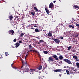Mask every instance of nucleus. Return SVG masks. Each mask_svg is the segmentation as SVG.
<instances>
[{"label":"nucleus","mask_w":79,"mask_h":79,"mask_svg":"<svg viewBox=\"0 0 79 79\" xmlns=\"http://www.w3.org/2000/svg\"><path fill=\"white\" fill-rule=\"evenodd\" d=\"M63 61H64V62H65V63H67L68 64H72V63H71V61L68 59H63Z\"/></svg>","instance_id":"f257e3e1"},{"label":"nucleus","mask_w":79,"mask_h":79,"mask_svg":"<svg viewBox=\"0 0 79 79\" xmlns=\"http://www.w3.org/2000/svg\"><path fill=\"white\" fill-rule=\"evenodd\" d=\"M48 62H55V60H53L52 57H50L48 58Z\"/></svg>","instance_id":"f03ea898"},{"label":"nucleus","mask_w":79,"mask_h":79,"mask_svg":"<svg viewBox=\"0 0 79 79\" xmlns=\"http://www.w3.org/2000/svg\"><path fill=\"white\" fill-rule=\"evenodd\" d=\"M53 40L57 44H59L60 42V40H59V39H54L53 38H52Z\"/></svg>","instance_id":"7ed1b4c3"},{"label":"nucleus","mask_w":79,"mask_h":79,"mask_svg":"<svg viewBox=\"0 0 79 79\" xmlns=\"http://www.w3.org/2000/svg\"><path fill=\"white\" fill-rule=\"evenodd\" d=\"M53 7H54V5H53L52 2H51L49 5V8L52 9V8H53Z\"/></svg>","instance_id":"20e7f679"},{"label":"nucleus","mask_w":79,"mask_h":79,"mask_svg":"<svg viewBox=\"0 0 79 79\" xmlns=\"http://www.w3.org/2000/svg\"><path fill=\"white\" fill-rule=\"evenodd\" d=\"M53 58H54L57 61V60H58V56H57L56 55L54 54L53 55V56H52Z\"/></svg>","instance_id":"39448f33"},{"label":"nucleus","mask_w":79,"mask_h":79,"mask_svg":"<svg viewBox=\"0 0 79 79\" xmlns=\"http://www.w3.org/2000/svg\"><path fill=\"white\" fill-rule=\"evenodd\" d=\"M8 33L9 34H10V33H11L12 34H13L14 33H15V31H14L13 30H10L8 31Z\"/></svg>","instance_id":"423d86ee"},{"label":"nucleus","mask_w":79,"mask_h":79,"mask_svg":"<svg viewBox=\"0 0 79 79\" xmlns=\"http://www.w3.org/2000/svg\"><path fill=\"white\" fill-rule=\"evenodd\" d=\"M54 72L57 73V72H61L62 71V69H57L56 70H54Z\"/></svg>","instance_id":"0eeeda50"},{"label":"nucleus","mask_w":79,"mask_h":79,"mask_svg":"<svg viewBox=\"0 0 79 79\" xmlns=\"http://www.w3.org/2000/svg\"><path fill=\"white\" fill-rule=\"evenodd\" d=\"M35 32H40V31H42V30H39V29L38 28H36L35 30Z\"/></svg>","instance_id":"6e6552de"},{"label":"nucleus","mask_w":79,"mask_h":79,"mask_svg":"<svg viewBox=\"0 0 79 79\" xmlns=\"http://www.w3.org/2000/svg\"><path fill=\"white\" fill-rule=\"evenodd\" d=\"M15 48H18V47L19 46V45H20V44L18 42H17L15 44Z\"/></svg>","instance_id":"1a4fd4ad"},{"label":"nucleus","mask_w":79,"mask_h":79,"mask_svg":"<svg viewBox=\"0 0 79 79\" xmlns=\"http://www.w3.org/2000/svg\"><path fill=\"white\" fill-rule=\"evenodd\" d=\"M45 9L47 14H49V13H50V11H49V10H48L47 7H45Z\"/></svg>","instance_id":"9d476101"},{"label":"nucleus","mask_w":79,"mask_h":79,"mask_svg":"<svg viewBox=\"0 0 79 79\" xmlns=\"http://www.w3.org/2000/svg\"><path fill=\"white\" fill-rule=\"evenodd\" d=\"M25 71H26L28 73V72H29L30 71V70L29 69L27 68V66H25V69H24Z\"/></svg>","instance_id":"9b49d317"},{"label":"nucleus","mask_w":79,"mask_h":79,"mask_svg":"<svg viewBox=\"0 0 79 79\" xmlns=\"http://www.w3.org/2000/svg\"><path fill=\"white\" fill-rule=\"evenodd\" d=\"M30 71H32V72H35L36 71V69H30Z\"/></svg>","instance_id":"f8f14e48"},{"label":"nucleus","mask_w":79,"mask_h":79,"mask_svg":"<svg viewBox=\"0 0 79 79\" xmlns=\"http://www.w3.org/2000/svg\"><path fill=\"white\" fill-rule=\"evenodd\" d=\"M69 28H72V29H74V26L72 25H69Z\"/></svg>","instance_id":"ddd939ff"},{"label":"nucleus","mask_w":79,"mask_h":79,"mask_svg":"<svg viewBox=\"0 0 79 79\" xmlns=\"http://www.w3.org/2000/svg\"><path fill=\"white\" fill-rule=\"evenodd\" d=\"M48 37H51L52 35V34L51 32H49L48 33Z\"/></svg>","instance_id":"4468645a"},{"label":"nucleus","mask_w":79,"mask_h":79,"mask_svg":"<svg viewBox=\"0 0 79 79\" xmlns=\"http://www.w3.org/2000/svg\"><path fill=\"white\" fill-rule=\"evenodd\" d=\"M73 7L74 8H78V9H79V6H78L77 5H75L73 6Z\"/></svg>","instance_id":"2eb2a0df"},{"label":"nucleus","mask_w":79,"mask_h":79,"mask_svg":"<svg viewBox=\"0 0 79 79\" xmlns=\"http://www.w3.org/2000/svg\"><path fill=\"white\" fill-rule=\"evenodd\" d=\"M44 68L43 70H42V71L44 73H46V69H45L46 67L44 66Z\"/></svg>","instance_id":"dca6fc26"},{"label":"nucleus","mask_w":79,"mask_h":79,"mask_svg":"<svg viewBox=\"0 0 79 79\" xmlns=\"http://www.w3.org/2000/svg\"><path fill=\"white\" fill-rule=\"evenodd\" d=\"M59 58L61 60H63V59L64 58L62 55H60L59 56Z\"/></svg>","instance_id":"f3484780"},{"label":"nucleus","mask_w":79,"mask_h":79,"mask_svg":"<svg viewBox=\"0 0 79 79\" xmlns=\"http://www.w3.org/2000/svg\"><path fill=\"white\" fill-rule=\"evenodd\" d=\"M13 16L12 15H10V16H9V18L10 19V20H11L12 19H13Z\"/></svg>","instance_id":"a211bd4d"},{"label":"nucleus","mask_w":79,"mask_h":79,"mask_svg":"<svg viewBox=\"0 0 79 79\" xmlns=\"http://www.w3.org/2000/svg\"><path fill=\"white\" fill-rule=\"evenodd\" d=\"M73 58H74L75 59H77V56H73Z\"/></svg>","instance_id":"6ab92c4d"},{"label":"nucleus","mask_w":79,"mask_h":79,"mask_svg":"<svg viewBox=\"0 0 79 79\" xmlns=\"http://www.w3.org/2000/svg\"><path fill=\"white\" fill-rule=\"evenodd\" d=\"M38 69L39 70H41V69H42V66H40L39 68H38Z\"/></svg>","instance_id":"aec40b11"},{"label":"nucleus","mask_w":79,"mask_h":79,"mask_svg":"<svg viewBox=\"0 0 79 79\" xmlns=\"http://www.w3.org/2000/svg\"><path fill=\"white\" fill-rule=\"evenodd\" d=\"M28 46L29 47V49H32V48H33L31 45H29Z\"/></svg>","instance_id":"412c9836"},{"label":"nucleus","mask_w":79,"mask_h":79,"mask_svg":"<svg viewBox=\"0 0 79 79\" xmlns=\"http://www.w3.org/2000/svg\"><path fill=\"white\" fill-rule=\"evenodd\" d=\"M71 48H72L71 47V46H70L69 47L67 50H71Z\"/></svg>","instance_id":"4be33fe9"},{"label":"nucleus","mask_w":79,"mask_h":79,"mask_svg":"<svg viewBox=\"0 0 79 79\" xmlns=\"http://www.w3.org/2000/svg\"><path fill=\"white\" fill-rule=\"evenodd\" d=\"M76 66H77V68H79V63L77 62L76 63Z\"/></svg>","instance_id":"5701e85b"},{"label":"nucleus","mask_w":79,"mask_h":79,"mask_svg":"<svg viewBox=\"0 0 79 79\" xmlns=\"http://www.w3.org/2000/svg\"><path fill=\"white\" fill-rule=\"evenodd\" d=\"M34 9L35 10H36V11H38V9H37V8L36 7H34Z\"/></svg>","instance_id":"b1692460"},{"label":"nucleus","mask_w":79,"mask_h":79,"mask_svg":"<svg viewBox=\"0 0 79 79\" xmlns=\"http://www.w3.org/2000/svg\"><path fill=\"white\" fill-rule=\"evenodd\" d=\"M24 35V33H22L21 35H20L19 36L20 37H22V36H23Z\"/></svg>","instance_id":"393cba45"},{"label":"nucleus","mask_w":79,"mask_h":79,"mask_svg":"<svg viewBox=\"0 0 79 79\" xmlns=\"http://www.w3.org/2000/svg\"><path fill=\"white\" fill-rule=\"evenodd\" d=\"M44 54H47V53H48V52L46 51H44Z\"/></svg>","instance_id":"a878e982"},{"label":"nucleus","mask_w":79,"mask_h":79,"mask_svg":"<svg viewBox=\"0 0 79 79\" xmlns=\"http://www.w3.org/2000/svg\"><path fill=\"white\" fill-rule=\"evenodd\" d=\"M67 74H69V72L68 70H66Z\"/></svg>","instance_id":"bb28decb"},{"label":"nucleus","mask_w":79,"mask_h":79,"mask_svg":"<svg viewBox=\"0 0 79 79\" xmlns=\"http://www.w3.org/2000/svg\"><path fill=\"white\" fill-rule=\"evenodd\" d=\"M22 66H21V68H23V66H24V61H22Z\"/></svg>","instance_id":"cd10ccee"},{"label":"nucleus","mask_w":79,"mask_h":79,"mask_svg":"<svg viewBox=\"0 0 79 79\" xmlns=\"http://www.w3.org/2000/svg\"><path fill=\"white\" fill-rule=\"evenodd\" d=\"M20 72H21L22 74H24V72L23 70H21V71H20Z\"/></svg>","instance_id":"c85d7f7f"},{"label":"nucleus","mask_w":79,"mask_h":79,"mask_svg":"<svg viewBox=\"0 0 79 79\" xmlns=\"http://www.w3.org/2000/svg\"><path fill=\"white\" fill-rule=\"evenodd\" d=\"M5 55L6 56H8V53L7 52H6L5 53Z\"/></svg>","instance_id":"c756f323"},{"label":"nucleus","mask_w":79,"mask_h":79,"mask_svg":"<svg viewBox=\"0 0 79 79\" xmlns=\"http://www.w3.org/2000/svg\"><path fill=\"white\" fill-rule=\"evenodd\" d=\"M31 15H35V13L33 12H31Z\"/></svg>","instance_id":"7c9ffc66"},{"label":"nucleus","mask_w":79,"mask_h":79,"mask_svg":"<svg viewBox=\"0 0 79 79\" xmlns=\"http://www.w3.org/2000/svg\"><path fill=\"white\" fill-rule=\"evenodd\" d=\"M34 72H32V71H30V74H34Z\"/></svg>","instance_id":"2f4dec72"},{"label":"nucleus","mask_w":79,"mask_h":79,"mask_svg":"<svg viewBox=\"0 0 79 79\" xmlns=\"http://www.w3.org/2000/svg\"><path fill=\"white\" fill-rule=\"evenodd\" d=\"M40 43H42V42H44V40H40Z\"/></svg>","instance_id":"473e14b6"},{"label":"nucleus","mask_w":79,"mask_h":79,"mask_svg":"<svg viewBox=\"0 0 79 79\" xmlns=\"http://www.w3.org/2000/svg\"><path fill=\"white\" fill-rule=\"evenodd\" d=\"M16 39H14L13 40L14 42H16Z\"/></svg>","instance_id":"72a5a7b5"},{"label":"nucleus","mask_w":79,"mask_h":79,"mask_svg":"<svg viewBox=\"0 0 79 79\" xmlns=\"http://www.w3.org/2000/svg\"><path fill=\"white\" fill-rule=\"evenodd\" d=\"M36 24H31V27H33L34 26V25H36Z\"/></svg>","instance_id":"f704fd0d"},{"label":"nucleus","mask_w":79,"mask_h":79,"mask_svg":"<svg viewBox=\"0 0 79 79\" xmlns=\"http://www.w3.org/2000/svg\"><path fill=\"white\" fill-rule=\"evenodd\" d=\"M79 36V34H77L75 36V38H76V37H77Z\"/></svg>","instance_id":"c9c22d12"},{"label":"nucleus","mask_w":79,"mask_h":79,"mask_svg":"<svg viewBox=\"0 0 79 79\" xmlns=\"http://www.w3.org/2000/svg\"><path fill=\"white\" fill-rule=\"evenodd\" d=\"M17 71H19V72H21V70L20 69H18L17 70Z\"/></svg>","instance_id":"e433bc0d"},{"label":"nucleus","mask_w":79,"mask_h":79,"mask_svg":"<svg viewBox=\"0 0 79 79\" xmlns=\"http://www.w3.org/2000/svg\"><path fill=\"white\" fill-rule=\"evenodd\" d=\"M33 52H37V50H32Z\"/></svg>","instance_id":"4c0bfd02"},{"label":"nucleus","mask_w":79,"mask_h":79,"mask_svg":"<svg viewBox=\"0 0 79 79\" xmlns=\"http://www.w3.org/2000/svg\"><path fill=\"white\" fill-rule=\"evenodd\" d=\"M70 72L71 74H73V71H72V70L70 71Z\"/></svg>","instance_id":"58836bf2"},{"label":"nucleus","mask_w":79,"mask_h":79,"mask_svg":"<svg viewBox=\"0 0 79 79\" xmlns=\"http://www.w3.org/2000/svg\"><path fill=\"white\" fill-rule=\"evenodd\" d=\"M30 29H33V30H34V29H35V28L33 27H31L30 28Z\"/></svg>","instance_id":"ea45409f"},{"label":"nucleus","mask_w":79,"mask_h":79,"mask_svg":"<svg viewBox=\"0 0 79 79\" xmlns=\"http://www.w3.org/2000/svg\"><path fill=\"white\" fill-rule=\"evenodd\" d=\"M19 42L20 44H21V43H22V41L21 40H20L19 41Z\"/></svg>","instance_id":"a19ab883"},{"label":"nucleus","mask_w":79,"mask_h":79,"mask_svg":"<svg viewBox=\"0 0 79 79\" xmlns=\"http://www.w3.org/2000/svg\"><path fill=\"white\" fill-rule=\"evenodd\" d=\"M60 39H61V40H63L64 39L63 37H60Z\"/></svg>","instance_id":"79ce46f5"},{"label":"nucleus","mask_w":79,"mask_h":79,"mask_svg":"<svg viewBox=\"0 0 79 79\" xmlns=\"http://www.w3.org/2000/svg\"><path fill=\"white\" fill-rule=\"evenodd\" d=\"M27 27H31V25H29Z\"/></svg>","instance_id":"37998d69"},{"label":"nucleus","mask_w":79,"mask_h":79,"mask_svg":"<svg viewBox=\"0 0 79 79\" xmlns=\"http://www.w3.org/2000/svg\"><path fill=\"white\" fill-rule=\"evenodd\" d=\"M76 26H77V27H79V24H77L76 25Z\"/></svg>","instance_id":"c03bdc74"},{"label":"nucleus","mask_w":79,"mask_h":79,"mask_svg":"<svg viewBox=\"0 0 79 79\" xmlns=\"http://www.w3.org/2000/svg\"><path fill=\"white\" fill-rule=\"evenodd\" d=\"M38 77L39 79H42V78L40 77Z\"/></svg>","instance_id":"a18cd8bd"},{"label":"nucleus","mask_w":79,"mask_h":79,"mask_svg":"<svg viewBox=\"0 0 79 79\" xmlns=\"http://www.w3.org/2000/svg\"><path fill=\"white\" fill-rule=\"evenodd\" d=\"M28 56V54H27L26 56H25V58L26 59V57H27V56Z\"/></svg>","instance_id":"49530a36"},{"label":"nucleus","mask_w":79,"mask_h":79,"mask_svg":"<svg viewBox=\"0 0 79 79\" xmlns=\"http://www.w3.org/2000/svg\"><path fill=\"white\" fill-rule=\"evenodd\" d=\"M73 20L74 21H76V20H74V18H73Z\"/></svg>","instance_id":"de8ad7c7"},{"label":"nucleus","mask_w":79,"mask_h":79,"mask_svg":"<svg viewBox=\"0 0 79 79\" xmlns=\"http://www.w3.org/2000/svg\"><path fill=\"white\" fill-rule=\"evenodd\" d=\"M15 24H18V22H16H16H15Z\"/></svg>","instance_id":"09e8293b"},{"label":"nucleus","mask_w":79,"mask_h":79,"mask_svg":"<svg viewBox=\"0 0 79 79\" xmlns=\"http://www.w3.org/2000/svg\"><path fill=\"white\" fill-rule=\"evenodd\" d=\"M59 76H60V77H61V74H59Z\"/></svg>","instance_id":"8fccbe9b"},{"label":"nucleus","mask_w":79,"mask_h":79,"mask_svg":"<svg viewBox=\"0 0 79 79\" xmlns=\"http://www.w3.org/2000/svg\"><path fill=\"white\" fill-rule=\"evenodd\" d=\"M31 10H34V8L33 7H32V8H31Z\"/></svg>","instance_id":"3c124183"},{"label":"nucleus","mask_w":79,"mask_h":79,"mask_svg":"<svg viewBox=\"0 0 79 79\" xmlns=\"http://www.w3.org/2000/svg\"><path fill=\"white\" fill-rule=\"evenodd\" d=\"M25 65H26L27 66V64L26 63H25Z\"/></svg>","instance_id":"603ef678"},{"label":"nucleus","mask_w":79,"mask_h":79,"mask_svg":"<svg viewBox=\"0 0 79 79\" xmlns=\"http://www.w3.org/2000/svg\"><path fill=\"white\" fill-rule=\"evenodd\" d=\"M38 12H39V13H40V12H41V11H40V10H39Z\"/></svg>","instance_id":"864d4df0"},{"label":"nucleus","mask_w":79,"mask_h":79,"mask_svg":"<svg viewBox=\"0 0 79 79\" xmlns=\"http://www.w3.org/2000/svg\"><path fill=\"white\" fill-rule=\"evenodd\" d=\"M18 17H19V16H16V18H18Z\"/></svg>","instance_id":"5fc2aeb1"},{"label":"nucleus","mask_w":79,"mask_h":79,"mask_svg":"<svg viewBox=\"0 0 79 79\" xmlns=\"http://www.w3.org/2000/svg\"><path fill=\"white\" fill-rule=\"evenodd\" d=\"M76 61H78L79 60L76 59Z\"/></svg>","instance_id":"6e6d98bb"},{"label":"nucleus","mask_w":79,"mask_h":79,"mask_svg":"<svg viewBox=\"0 0 79 79\" xmlns=\"http://www.w3.org/2000/svg\"><path fill=\"white\" fill-rule=\"evenodd\" d=\"M56 1H53V3H56Z\"/></svg>","instance_id":"4d7b16f0"},{"label":"nucleus","mask_w":79,"mask_h":79,"mask_svg":"<svg viewBox=\"0 0 79 79\" xmlns=\"http://www.w3.org/2000/svg\"><path fill=\"white\" fill-rule=\"evenodd\" d=\"M77 71V69H75V70H74V71Z\"/></svg>","instance_id":"13d9d810"},{"label":"nucleus","mask_w":79,"mask_h":79,"mask_svg":"<svg viewBox=\"0 0 79 79\" xmlns=\"http://www.w3.org/2000/svg\"><path fill=\"white\" fill-rule=\"evenodd\" d=\"M34 27H37V26H36V25H35L34 26Z\"/></svg>","instance_id":"bf43d9fd"},{"label":"nucleus","mask_w":79,"mask_h":79,"mask_svg":"<svg viewBox=\"0 0 79 79\" xmlns=\"http://www.w3.org/2000/svg\"><path fill=\"white\" fill-rule=\"evenodd\" d=\"M64 68H66V67L65 66L64 67Z\"/></svg>","instance_id":"052dcab7"},{"label":"nucleus","mask_w":79,"mask_h":79,"mask_svg":"<svg viewBox=\"0 0 79 79\" xmlns=\"http://www.w3.org/2000/svg\"><path fill=\"white\" fill-rule=\"evenodd\" d=\"M37 39H40V38L39 37H38Z\"/></svg>","instance_id":"680f3d73"},{"label":"nucleus","mask_w":79,"mask_h":79,"mask_svg":"<svg viewBox=\"0 0 79 79\" xmlns=\"http://www.w3.org/2000/svg\"><path fill=\"white\" fill-rule=\"evenodd\" d=\"M38 44H40V42H38Z\"/></svg>","instance_id":"e2e57ef3"},{"label":"nucleus","mask_w":79,"mask_h":79,"mask_svg":"<svg viewBox=\"0 0 79 79\" xmlns=\"http://www.w3.org/2000/svg\"><path fill=\"white\" fill-rule=\"evenodd\" d=\"M11 66L12 67L13 66V64H11Z\"/></svg>","instance_id":"0e129e2a"},{"label":"nucleus","mask_w":79,"mask_h":79,"mask_svg":"<svg viewBox=\"0 0 79 79\" xmlns=\"http://www.w3.org/2000/svg\"><path fill=\"white\" fill-rule=\"evenodd\" d=\"M60 63H62V61H60Z\"/></svg>","instance_id":"69168bd1"},{"label":"nucleus","mask_w":79,"mask_h":79,"mask_svg":"<svg viewBox=\"0 0 79 79\" xmlns=\"http://www.w3.org/2000/svg\"><path fill=\"white\" fill-rule=\"evenodd\" d=\"M57 31L56 30V32H57Z\"/></svg>","instance_id":"338daca9"},{"label":"nucleus","mask_w":79,"mask_h":79,"mask_svg":"<svg viewBox=\"0 0 79 79\" xmlns=\"http://www.w3.org/2000/svg\"><path fill=\"white\" fill-rule=\"evenodd\" d=\"M78 60V61H79V60Z\"/></svg>","instance_id":"774afa93"}]
</instances>
